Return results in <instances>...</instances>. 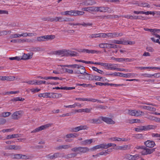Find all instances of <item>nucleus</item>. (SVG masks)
Wrapping results in <instances>:
<instances>
[{
  "instance_id": "51",
  "label": "nucleus",
  "mask_w": 160,
  "mask_h": 160,
  "mask_svg": "<svg viewBox=\"0 0 160 160\" xmlns=\"http://www.w3.org/2000/svg\"><path fill=\"white\" fill-rule=\"evenodd\" d=\"M40 89H39L37 88H32L30 89V91L33 93L38 92H39L40 91Z\"/></svg>"
},
{
  "instance_id": "10",
  "label": "nucleus",
  "mask_w": 160,
  "mask_h": 160,
  "mask_svg": "<svg viewBox=\"0 0 160 160\" xmlns=\"http://www.w3.org/2000/svg\"><path fill=\"white\" fill-rule=\"evenodd\" d=\"M122 33H118L117 32L108 33H107V38H114L118 36H122Z\"/></svg>"
},
{
  "instance_id": "31",
  "label": "nucleus",
  "mask_w": 160,
  "mask_h": 160,
  "mask_svg": "<svg viewBox=\"0 0 160 160\" xmlns=\"http://www.w3.org/2000/svg\"><path fill=\"white\" fill-rule=\"evenodd\" d=\"M112 43L118 44H125L127 42L126 41H122L121 40H114L112 42Z\"/></svg>"
},
{
  "instance_id": "27",
  "label": "nucleus",
  "mask_w": 160,
  "mask_h": 160,
  "mask_svg": "<svg viewBox=\"0 0 160 160\" xmlns=\"http://www.w3.org/2000/svg\"><path fill=\"white\" fill-rule=\"evenodd\" d=\"M74 11H66L64 12H62L61 14L63 15H71L73 16V12Z\"/></svg>"
},
{
  "instance_id": "54",
  "label": "nucleus",
  "mask_w": 160,
  "mask_h": 160,
  "mask_svg": "<svg viewBox=\"0 0 160 160\" xmlns=\"http://www.w3.org/2000/svg\"><path fill=\"white\" fill-rule=\"evenodd\" d=\"M139 157V155L136 154L134 155H131V160H135L138 158Z\"/></svg>"
},
{
  "instance_id": "56",
  "label": "nucleus",
  "mask_w": 160,
  "mask_h": 160,
  "mask_svg": "<svg viewBox=\"0 0 160 160\" xmlns=\"http://www.w3.org/2000/svg\"><path fill=\"white\" fill-rule=\"evenodd\" d=\"M147 110L151 111H156V109L151 106H147Z\"/></svg>"
},
{
  "instance_id": "3",
  "label": "nucleus",
  "mask_w": 160,
  "mask_h": 160,
  "mask_svg": "<svg viewBox=\"0 0 160 160\" xmlns=\"http://www.w3.org/2000/svg\"><path fill=\"white\" fill-rule=\"evenodd\" d=\"M52 125V124L48 123L44 125H42L40 127L36 128L34 130L31 132V133H34L38 132L42 130H44L47 128L49 127Z\"/></svg>"
},
{
  "instance_id": "61",
  "label": "nucleus",
  "mask_w": 160,
  "mask_h": 160,
  "mask_svg": "<svg viewBox=\"0 0 160 160\" xmlns=\"http://www.w3.org/2000/svg\"><path fill=\"white\" fill-rule=\"evenodd\" d=\"M9 58L10 60H20V58L18 56L14 57H11Z\"/></svg>"
},
{
  "instance_id": "62",
  "label": "nucleus",
  "mask_w": 160,
  "mask_h": 160,
  "mask_svg": "<svg viewBox=\"0 0 160 160\" xmlns=\"http://www.w3.org/2000/svg\"><path fill=\"white\" fill-rule=\"evenodd\" d=\"M92 25V23H81L80 25H82L86 27L88 26H91Z\"/></svg>"
},
{
  "instance_id": "9",
  "label": "nucleus",
  "mask_w": 160,
  "mask_h": 160,
  "mask_svg": "<svg viewBox=\"0 0 160 160\" xmlns=\"http://www.w3.org/2000/svg\"><path fill=\"white\" fill-rule=\"evenodd\" d=\"M88 127L86 125H81L72 129V132H77L80 130L87 129Z\"/></svg>"
},
{
  "instance_id": "58",
  "label": "nucleus",
  "mask_w": 160,
  "mask_h": 160,
  "mask_svg": "<svg viewBox=\"0 0 160 160\" xmlns=\"http://www.w3.org/2000/svg\"><path fill=\"white\" fill-rule=\"evenodd\" d=\"M46 157L47 158L50 159H53L55 158L54 154L52 155H51V154L48 155Z\"/></svg>"
},
{
  "instance_id": "8",
  "label": "nucleus",
  "mask_w": 160,
  "mask_h": 160,
  "mask_svg": "<svg viewBox=\"0 0 160 160\" xmlns=\"http://www.w3.org/2000/svg\"><path fill=\"white\" fill-rule=\"evenodd\" d=\"M79 52L87 53H98L99 52V51H97L93 50H89L87 49H80L79 51Z\"/></svg>"
},
{
  "instance_id": "29",
  "label": "nucleus",
  "mask_w": 160,
  "mask_h": 160,
  "mask_svg": "<svg viewBox=\"0 0 160 160\" xmlns=\"http://www.w3.org/2000/svg\"><path fill=\"white\" fill-rule=\"evenodd\" d=\"M156 148H149L146 147L144 148V150H146L147 154H151L152 153L155 151Z\"/></svg>"
},
{
  "instance_id": "39",
  "label": "nucleus",
  "mask_w": 160,
  "mask_h": 160,
  "mask_svg": "<svg viewBox=\"0 0 160 160\" xmlns=\"http://www.w3.org/2000/svg\"><path fill=\"white\" fill-rule=\"evenodd\" d=\"M26 83H28V84L30 85H37V80H30L26 82Z\"/></svg>"
},
{
  "instance_id": "48",
  "label": "nucleus",
  "mask_w": 160,
  "mask_h": 160,
  "mask_svg": "<svg viewBox=\"0 0 160 160\" xmlns=\"http://www.w3.org/2000/svg\"><path fill=\"white\" fill-rule=\"evenodd\" d=\"M138 6L143 7H147L148 8H150V5L149 4L146 2L142 3L138 5Z\"/></svg>"
},
{
  "instance_id": "13",
  "label": "nucleus",
  "mask_w": 160,
  "mask_h": 160,
  "mask_svg": "<svg viewBox=\"0 0 160 160\" xmlns=\"http://www.w3.org/2000/svg\"><path fill=\"white\" fill-rule=\"evenodd\" d=\"M102 120L106 122L108 124H113L115 123V122L110 118L106 117H102Z\"/></svg>"
},
{
  "instance_id": "15",
  "label": "nucleus",
  "mask_w": 160,
  "mask_h": 160,
  "mask_svg": "<svg viewBox=\"0 0 160 160\" xmlns=\"http://www.w3.org/2000/svg\"><path fill=\"white\" fill-rule=\"evenodd\" d=\"M142 112L140 111H138L135 110H131V115L135 116H140L142 114Z\"/></svg>"
},
{
  "instance_id": "19",
  "label": "nucleus",
  "mask_w": 160,
  "mask_h": 160,
  "mask_svg": "<svg viewBox=\"0 0 160 160\" xmlns=\"http://www.w3.org/2000/svg\"><path fill=\"white\" fill-rule=\"evenodd\" d=\"M51 93H41L38 94V97L41 98L43 97L44 98H51Z\"/></svg>"
},
{
  "instance_id": "41",
  "label": "nucleus",
  "mask_w": 160,
  "mask_h": 160,
  "mask_svg": "<svg viewBox=\"0 0 160 160\" xmlns=\"http://www.w3.org/2000/svg\"><path fill=\"white\" fill-rule=\"evenodd\" d=\"M77 86H82L84 87H92V85L90 84H86L85 83L80 84L77 83L76 84Z\"/></svg>"
},
{
  "instance_id": "2",
  "label": "nucleus",
  "mask_w": 160,
  "mask_h": 160,
  "mask_svg": "<svg viewBox=\"0 0 160 160\" xmlns=\"http://www.w3.org/2000/svg\"><path fill=\"white\" fill-rule=\"evenodd\" d=\"M77 69V70L74 72L75 73L81 74L84 76L89 75L88 73L86 72V70L84 67L80 65Z\"/></svg>"
},
{
  "instance_id": "20",
  "label": "nucleus",
  "mask_w": 160,
  "mask_h": 160,
  "mask_svg": "<svg viewBox=\"0 0 160 160\" xmlns=\"http://www.w3.org/2000/svg\"><path fill=\"white\" fill-rule=\"evenodd\" d=\"M106 10V8L103 7H94V11L95 12H105Z\"/></svg>"
},
{
  "instance_id": "42",
  "label": "nucleus",
  "mask_w": 160,
  "mask_h": 160,
  "mask_svg": "<svg viewBox=\"0 0 160 160\" xmlns=\"http://www.w3.org/2000/svg\"><path fill=\"white\" fill-rule=\"evenodd\" d=\"M45 40H48L54 39L55 37L54 35H46L44 36Z\"/></svg>"
},
{
  "instance_id": "7",
  "label": "nucleus",
  "mask_w": 160,
  "mask_h": 160,
  "mask_svg": "<svg viewBox=\"0 0 160 160\" xmlns=\"http://www.w3.org/2000/svg\"><path fill=\"white\" fill-rule=\"evenodd\" d=\"M117 65L114 64L106 63L105 69L108 70H115Z\"/></svg>"
},
{
  "instance_id": "21",
  "label": "nucleus",
  "mask_w": 160,
  "mask_h": 160,
  "mask_svg": "<svg viewBox=\"0 0 160 160\" xmlns=\"http://www.w3.org/2000/svg\"><path fill=\"white\" fill-rule=\"evenodd\" d=\"M112 141H118V142H121V141H126L128 140L124 138H120L118 137H113L110 139Z\"/></svg>"
},
{
  "instance_id": "49",
  "label": "nucleus",
  "mask_w": 160,
  "mask_h": 160,
  "mask_svg": "<svg viewBox=\"0 0 160 160\" xmlns=\"http://www.w3.org/2000/svg\"><path fill=\"white\" fill-rule=\"evenodd\" d=\"M129 59L128 58H117L115 59V61L118 62H122L125 60L128 61Z\"/></svg>"
},
{
  "instance_id": "53",
  "label": "nucleus",
  "mask_w": 160,
  "mask_h": 160,
  "mask_svg": "<svg viewBox=\"0 0 160 160\" xmlns=\"http://www.w3.org/2000/svg\"><path fill=\"white\" fill-rule=\"evenodd\" d=\"M99 38H107V33H99Z\"/></svg>"
},
{
  "instance_id": "35",
  "label": "nucleus",
  "mask_w": 160,
  "mask_h": 160,
  "mask_svg": "<svg viewBox=\"0 0 160 160\" xmlns=\"http://www.w3.org/2000/svg\"><path fill=\"white\" fill-rule=\"evenodd\" d=\"M104 144V148L105 149H107L111 147H115L116 146V145L114 143H108V144Z\"/></svg>"
},
{
  "instance_id": "37",
  "label": "nucleus",
  "mask_w": 160,
  "mask_h": 160,
  "mask_svg": "<svg viewBox=\"0 0 160 160\" xmlns=\"http://www.w3.org/2000/svg\"><path fill=\"white\" fill-rule=\"evenodd\" d=\"M116 75L118 76L122 77H129L130 76V74L129 73L128 74H123L121 73H117Z\"/></svg>"
},
{
  "instance_id": "14",
  "label": "nucleus",
  "mask_w": 160,
  "mask_h": 160,
  "mask_svg": "<svg viewBox=\"0 0 160 160\" xmlns=\"http://www.w3.org/2000/svg\"><path fill=\"white\" fill-rule=\"evenodd\" d=\"M88 75L89 76V80H95L97 81L101 80V78H100V77H99V76L90 75L89 74V75Z\"/></svg>"
},
{
  "instance_id": "60",
  "label": "nucleus",
  "mask_w": 160,
  "mask_h": 160,
  "mask_svg": "<svg viewBox=\"0 0 160 160\" xmlns=\"http://www.w3.org/2000/svg\"><path fill=\"white\" fill-rule=\"evenodd\" d=\"M37 85H41L42 84H45L46 83V82L45 81H42V80H40V81H38L37 80Z\"/></svg>"
},
{
  "instance_id": "52",
  "label": "nucleus",
  "mask_w": 160,
  "mask_h": 160,
  "mask_svg": "<svg viewBox=\"0 0 160 160\" xmlns=\"http://www.w3.org/2000/svg\"><path fill=\"white\" fill-rule=\"evenodd\" d=\"M55 158H62L63 157V155L62 153H54Z\"/></svg>"
},
{
  "instance_id": "30",
  "label": "nucleus",
  "mask_w": 160,
  "mask_h": 160,
  "mask_svg": "<svg viewBox=\"0 0 160 160\" xmlns=\"http://www.w3.org/2000/svg\"><path fill=\"white\" fill-rule=\"evenodd\" d=\"M21 148V147L19 146L10 145L9 146L8 149L18 150Z\"/></svg>"
},
{
  "instance_id": "32",
  "label": "nucleus",
  "mask_w": 160,
  "mask_h": 160,
  "mask_svg": "<svg viewBox=\"0 0 160 160\" xmlns=\"http://www.w3.org/2000/svg\"><path fill=\"white\" fill-rule=\"evenodd\" d=\"M82 11L87 12L94 11V7L88 8H84L82 9Z\"/></svg>"
},
{
  "instance_id": "4",
  "label": "nucleus",
  "mask_w": 160,
  "mask_h": 160,
  "mask_svg": "<svg viewBox=\"0 0 160 160\" xmlns=\"http://www.w3.org/2000/svg\"><path fill=\"white\" fill-rule=\"evenodd\" d=\"M23 112L22 111H19L14 112L12 115V119H18L22 116Z\"/></svg>"
},
{
  "instance_id": "28",
  "label": "nucleus",
  "mask_w": 160,
  "mask_h": 160,
  "mask_svg": "<svg viewBox=\"0 0 160 160\" xmlns=\"http://www.w3.org/2000/svg\"><path fill=\"white\" fill-rule=\"evenodd\" d=\"M51 98H59L62 97V95L60 93H51Z\"/></svg>"
},
{
  "instance_id": "40",
  "label": "nucleus",
  "mask_w": 160,
  "mask_h": 160,
  "mask_svg": "<svg viewBox=\"0 0 160 160\" xmlns=\"http://www.w3.org/2000/svg\"><path fill=\"white\" fill-rule=\"evenodd\" d=\"M109 153L108 152H107V151L106 150H104L100 152V153H98L97 155V156H98L99 155H104V156H106L107 154H108Z\"/></svg>"
},
{
  "instance_id": "63",
  "label": "nucleus",
  "mask_w": 160,
  "mask_h": 160,
  "mask_svg": "<svg viewBox=\"0 0 160 160\" xmlns=\"http://www.w3.org/2000/svg\"><path fill=\"white\" fill-rule=\"evenodd\" d=\"M92 120L94 123H99L101 122L100 119H93Z\"/></svg>"
},
{
  "instance_id": "47",
  "label": "nucleus",
  "mask_w": 160,
  "mask_h": 160,
  "mask_svg": "<svg viewBox=\"0 0 160 160\" xmlns=\"http://www.w3.org/2000/svg\"><path fill=\"white\" fill-rule=\"evenodd\" d=\"M25 157V155L22 156V155L20 154H17L14 155V158L16 159H19L21 158H24V157Z\"/></svg>"
},
{
  "instance_id": "17",
  "label": "nucleus",
  "mask_w": 160,
  "mask_h": 160,
  "mask_svg": "<svg viewBox=\"0 0 160 160\" xmlns=\"http://www.w3.org/2000/svg\"><path fill=\"white\" fill-rule=\"evenodd\" d=\"M71 147L72 146L70 144L64 145L59 146L57 147V149L58 150H60L62 149H67L71 148Z\"/></svg>"
},
{
  "instance_id": "55",
  "label": "nucleus",
  "mask_w": 160,
  "mask_h": 160,
  "mask_svg": "<svg viewBox=\"0 0 160 160\" xmlns=\"http://www.w3.org/2000/svg\"><path fill=\"white\" fill-rule=\"evenodd\" d=\"M65 71L69 74H73V71L72 70L68 68H65L64 69Z\"/></svg>"
},
{
  "instance_id": "59",
  "label": "nucleus",
  "mask_w": 160,
  "mask_h": 160,
  "mask_svg": "<svg viewBox=\"0 0 160 160\" xmlns=\"http://www.w3.org/2000/svg\"><path fill=\"white\" fill-rule=\"evenodd\" d=\"M45 37L44 36L38 37L37 38V40L39 41H45Z\"/></svg>"
},
{
  "instance_id": "6",
  "label": "nucleus",
  "mask_w": 160,
  "mask_h": 160,
  "mask_svg": "<svg viewBox=\"0 0 160 160\" xmlns=\"http://www.w3.org/2000/svg\"><path fill=\"white\" fill-rule=\"evenodd\" d=\"M75 99L77 100L82 101H88L91 102H95L98 101V100L97 99L95 98H76Z\"/></svg>"
},
{
  "instance_id": "45",
  "label": "nucleus",
  "mask_w": 160,
  "mask_h": 160,
  "mask_svg": "<svg viewBox=\"0 0 160 160\" xmlns=\"http://www.w3.org/2000/svg\"><path fill=\"white\" fill-rule=\"evenodd\" d=\"M89 37L90 38H99V33L93 34L90 35Z\"/></svg>"
},
{
  "instance_id": "23",
  "label": "nucleus",
  "mask_w": 160,
  "mask_h": 160,
  "mask_svg": "<svg viewBox=\"0 0 160 160\" xmlns=\"http://www.w3.org/2000/svg\"><path fill=\"white\" fill-rule=\"evenodd\" d=\"M67 56H78V53L76 52L67 50Z\"/></svg>"
},
{
  "instance_id": "25",
  "label": "nucleus",
  "mask_w": 160,
  "mask_h": 160,
  "mask_svg": "<svg viewBox=\"0 0 160 160\" xmlns=\"http://www.w3.org/2000/svg\"><path fill=\"white\" fill-rule=\"evenodd\" d=\"M93 139H86L82 142V144L84 145L90 144L93 142Z\"/></svg>"
},
{
  "instance_id": "12",
  "label": "nucleus",
  "mask_w": 160,
  "mask_h": 160,
  "mask_svg": "<svg viewBox=\"0 0 160 160\" xmlns=\"http://www.w3.org/2000/svg\"><path fill=\"white\" fill-rule=\"evenodd\" d=\"M15 78V77L13 76H0V80L2 81H13L14 80Z\"/></svg>"
},
{
  "instance_id": "50",
  "label": "nucleus",
  "mask_w": 160,
  "mask_h": 160,
  "mask_svg": "<svg viewBox=\"0 0 160 160\" xmlns=\"http://www.w3.org/2000/svg\"><path fill=\"white\" fill-rule=\"evenodd\" d=\"M92 69L93 70L96 71L97 72L101 74L103 72V71H102L101 70L98 69L97 68L95 67H92Z\"/></svg>"
},
{
  "instance_id": "64",
  "label": "nucleus",
  "mask_w": 160,
  "mask_h": 160,
  "mask_svg": "<svg viewBox=\"0 0 160 160\" xmlns=\"http://www.w3.org/2000/svg\"><path fill=\"white\" fill-rule=\"evenodd\" d=\"M77 154L76 153H71L70 154H69L68 155V157L69 158H71L72 157H74L76 156Z\"/></svg>"
},
{
  "instance_id": "46",
  "label": "nucleus",
  "mask_w": 160,
  "mask_h": 160,
  "mask_svg": "<svg viewBox=\"0 0 160 160\" xmlns=\"http://www.w3.org/2000/svg\"><path fill=\"white\" fill-rule=\"evenodd\" d=\"M141 123V120L138 119H131V123Z\"/></svg>"
},
{
  "instance_id": "43",
  "label": "nucleus",
  "mask_w": 160,
  "mask_h": 160,
  "mask_svg": "<svg viewBox=\"0 0 160 160\" xmlns=\"http://www.w3.org/2000/svg\"><path fill=\"white\" fill-rule=\"evenodd\" d=\"M21 37V34H11L10 36V38H18Z\"/></svg>"
},
{
  "instance_id": "11",
  "label": "nucleus",
  "mask_w": 160,
  "mask_h": 160,
  "mask_svg": "<svg viewBox=\"0 0 160 160\" xmlns=\"http://www.w3.org/2000/svg\"><path fill=\"white\" fill-rule=\"evenodd\" d=\"M144 144L146 146L149 148H153L156 144L153 141L148 140L144 142Z\"/></svg>"
},
{
  "instance_id": "26",
  "label": "nucleus",
  "mask_w": 160,
  "mask_h": 160,
  "mask_svg": "<svg viewBox=\"0 0 160 160\" xmlns=\"http://www.w3.org/2000/svg\"><path fill=\"white\" fill-rule=\"evenodd\" d=\"M89 151V149L88 148L86 147H79V152L81 153H85Z\"/></svg>"
},
{
  "instance_id": "57",
  "label": "nucleus",
  "mask_w": 160,
  "mask_h": 160,
  "mask_svg": "<svg viewBox=\"0 0 160 160\" xmlns=\"http://www.w3.org/2000/svg\"><path fill=\"white\" fill-rule=\"evenodd\" d=\"M24 100V98H21L20 97H17L14 99V100L15 101H23Z\"/></svg>"
},
{
  "instance_id": "34",
  "label": "nucleus",
  "mask_w": 160,
  "mask_h": 160,
  "mask_svg": "<svg viewBox=\"0 0 160 160\" xmlns=\"http://www.w3.org/2000/svg\"><path fill=\"white\" fill-rule=\"evenodd\" d=\"M18 137L19 135L18 134L9 135L7 136L6 139H9L12 138H18Z\"/></svg>"
},
{
  "instance_id": "38",
  "label": "nucleus",
  "mask_w": 160,
  "mask_h": 160,
  "mask_svg": "<svg viewBox=\"0 0 160 160\" xmlns=\"http://www.w3.org/2000/svg\"><path fill=\"white\" fill-rule=\"evenodd\" d=\"M77 136V135L76 133H70L66 135V137L67 138H75Z\"/></svg>"
},
{
  "instance_id": "18",
  "label": "nucleus",
  "mask_w": 160,
  "mask_h": 160,
  "mask_svg": "<svg viewBox=\"0 0 160 160\" xmlns=\"http://www.w3.org/2000/svg\"><path fill=\"white\" fill-rule=\"evenodd\" d=\"M52 20L55 22L60 21H68V19H64L62 17H56L52 19Z\"/></svg>"
},
{
  "instance_id": "36",
  "label": "nucleus",
  "mask_w": 160,
  "mask_h": 160,
  "mask_svg": "<svg viewBox=\"0 0 160 160\" xmlns=\"http://www.w3.org/2000/svg\"><path fill=\"white\" fill-rule=\"evenodd\" d=\"M11 114L10 112H3L1 114L0 116L5 118L9 116Z\"/></svg>"
},
{
  "instance_id": "16",
  "label": "nucleus",
  "mask_w": 160,
  "mask_h": 160,
  "mask_svg": "<svg viewBox=\"0 0 160 160\" xmlns=\"http://www.w3.org/2000/svg\"><path fill=\"white\" fill-rule=\"evenodd\" d=\"M100 148L105 149L104 143L100 144L99 145L95 146L91 148L90 150L92 151H94L95 150L98 149Z\"/></svg>"
},
{
  "instance_id": "22",
  "label": "nucleus",
  "mask_w": 160,
  "mask_h": 160,
  "mask_svg": "<svg viewBox=\"0 0 160 160\" xmlns=\"http://www.w3.org/2000/svg\"><path fill=\"white\" fill-rule=\"evenodd\" d=\"M32 58V54L30 53L24 54L22 58H20V60H27L31 58Z\"/></svg>"
},
{
  "instance_id": "24",
  "label": "nucleus",
  "mask_w": 160,
  "mask_h": 160,
  "mask_svg": "<svg viewBox=\"0 0 160 160\" xmlns=\"http://www.w3.org/2000/svg\"><path fill=\"white\" fill-rule=\"evenodd\" d=\"M128 147L129 146L128 145L118 146L116 147V149L117 150H127Z\"/></svg>"
},
{
  "instance_id": "1",
  "label": "nucleus",
  "mask_w": 160,
  "mask_h": 160,
  "mask_svg": "<svg viewBox=\"0 0 160 160\" xmlns=\"http://www.w3.org/2000/svg\"><path fill=\"white\" fill-rule=\"evenodd\" d=\"M156 127V126L153 125H148L142 126H138L135 128V131L137 132L142 131H147L151 129H154Z\"/></svg>"
},
{
  "instance_id": "5",
  "label": "nucleus",
  "mask_w": 160,
  "mask_h": 160,
  "mask_svg": "<svg viewBox=\"0 0 160 160\" xmlns=\"http://www.w3.org/2000/svg\"><path fill=\"white\" fill-rule=\"evenodd\" d=\"M67 50L63 49L55 52V54L61 57L67 56Z\"/></svg>"
},
{
  "instance_id": "44",
  "label": "nucleus",
  "mask_w": 160,
  "mask_h": 160,
  "mask_svg": "<svg viewBox=\"0 0 160 160\" xmlns=\"http://www.w3.org/2000/svg\"><path fill=\"white\" fill-rule=\"evenodd\" d=\"M93 4V2L91 0L86 1L82 3V4L85 6H88V5H91Z\"/></svg>"
},
{
  "instance_id": "33",
  "label": "nucleus",
  "mask_w": 160,
  "mask_h": 160,
  "mask_svg": "<svg viewBox=\"0 0 160 160\" xmlns=\"http://www.w3.org/2000/svg\"><path fill=\"white\" fill-rule=\"evenodd\" d=\"M73 16H76L77 15H82L84 14V12L83 11H74Z\"/></svg>"
}]
</instances>
